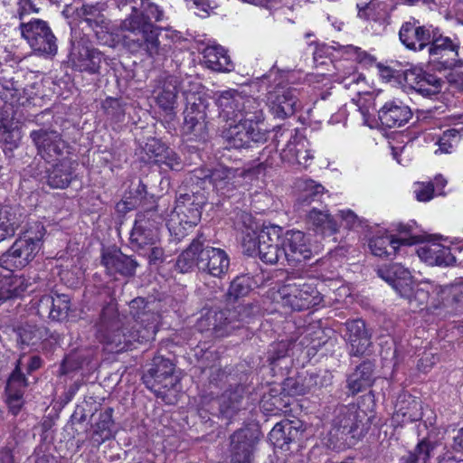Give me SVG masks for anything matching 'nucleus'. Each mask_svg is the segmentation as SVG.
<instances>
[{"label":"nucleus","instance_id":"11","mask_svg":"<svg viewBox=\"0 0 463 463\" xmlns=\"http://www.w3.org/2000/svg\"><path fill=\"white\" fill-rule=\"evenodd\" d=\"M263 121H250L239 118L232 122L223 132V137L229 148L241 149L249 147L251 142L263 143L268 133L261 128Z\"/></svg>","mask_w":463,"mask_h":463},{"label":"nucleus","instance_id":"49","mask_svg":"<svg viewBox=\"0 0 463 463\" xmlns=\"http://www.w3.org/2000/svg\"><path fill=\"white\" fill-rule=\"evenodd\" d=\"M101 107L110 119L116 122H120L124 119L125 109L119 99L109 97L102 102Z\"/></svg>","mask_w":463,"mask_h":463},{"label":"nucleus","instance_id":"63","mask_svg":"<svg viewBox=\"0 0 463 463\" xmlns=\"http://www.w3.org/2000/svg\"><path fill=\"white\" fill-rule=\"evenodd\" d=\"M394 225V230L397 231L400 234L408 235L407 238L415 236L417 237L418 242L420 241V236L414 233V230L416 229V222L414 221H411L407 223L399 222Z\"/></svg>","mask_w":463,"mask_h":463},{"label":"nucleus","instance_id":"14","mask_svg":"<svg viewBox=\"0 0 463 463\" xmlns=\"http://www.w3.org/2000/svg\"><path fill=\"white\" fill-rule=\"evenodd\" d=\"M240 314L238 310L208 311L198 319L196 327L201 332H211L215 337H223L240 327L243 318L235 319Z\"/></svg>","mask_w":463,"mask_h":463},{"label":"nucleus","instance_id":"48","mask_svg":"<svg viewBox=\"0 0 463 463\" xmlns=\"http://www.w3.org/2000/svg\"><path fill=\"white\" fill-rule=\"evenodd\" d=\"M460 135L458 130L455 128H449L445 130L441 136L438 137L436 144L439 146V149L435 151L441 154H449L452 152V149L458 144L460 141Z\"/></svg>","mask_w":463,"mask_h":463},{"label":"nucleus","instance_id":"62","mask_svg":"<svg viewBox=\"0 0 463 463\" xmlns=\"http://www.w3.org/2000/svg\"><path fill=\"white\" fill-rule=\"evenodd\" d=\"M16 225L11 220L0 219V242L14 235Z\"/></svg>","mask_w":463,"mask_h":463},{"label":"nucleus","instance_id":"58","mask_svg":"<svg viewBox=\"0 0 463 463\" xmlns=\"http://www.w3.org/2000/svg\"><path fill=\"white\" fill-rule=\"evenodd\" d=\"M21 135L18 129L10 130L6 127L0 128V140L9 146V149L17 147Z\"/></svg>","mask_w":463,"mask_h":463},{"label":"nucleus","instance_id":"38","mask_svg":"<svg viewBox=\"0 0 463 463\" xmlns=\"http://www.w3.org/2000/svg\"><path fill=\"white\" fill-rule=\"evenodd\" d=\"M203 61L207 68L216 71H230L232 64L226 50L220 45H209L203 52Z\"/></svg>","mask_w":463,"mask_h":463},{"label":"nucleus","instance_id":"6","mask_svg":"<svg viewBox=\"0 0 463 463\" xmlns=\"http://www.w3.org/2000/svg\"><path fill=\"white\" fill-rule=\"evenodd\" d=\"M205 197L202 193L180 194L168 221V229L176 235L184 236L186 231L201 220Z\"/></svg>","mask_w":463,"mask_h":463},{"label":"nucleus","instance_id":"50","mask_svg":"<svg viewBox=\"0 0 463 463\" xmlns=\"http://www.w3.org/2000/svg\"><path fill=\"white\" fill-rule=\"evenodd\" d=\"M440 80L436 76L426 73L424 78L413 89L425 97L432 96L439 91Z\"/></svg>","mask_w":463,"mask_h":463},{"label":"nucleus","instance_id":"29","mask_svg":"<svg viewBox=\"0 0 463 463\" xmlns=\"http://www.w3.org/2000/svg\"><path fill=\"white\" fill-rule=\"evenodd\" d=\"M411 112L408 106L400 100L387 101L378 111L381 123L386 128H398L408 122Z\"/></svg>","mask_w":463,"mask_h":463},{"label":"nucleus","instance_id":"60","mask_svg":"<svg viewBox=\"0 0 463 463\" xmlns=\"http://www.w3.org/2000/svg\"><path fill=\"white\" fill-rule=\"evenodd\" d=\"M270 405L272 407H267L268 401L263 400L262 401V406L266 411H269L273 413H278L279 411L286 412L288 410V407L289 406L288 402H284L283 399L280 396H273L271 399Z\"/></svg>","mask_w":463,"mask_h":463},{"label":"nucleus","instance_id":"59","mask_svg":"<svg viewBox=\"0 0 463 463\" xmlns=\"http://www.w3.org/2000/svg\"><path fill=\"white\" fill-rule=\"evenodd\" d=\"M140 254L147 255L151 265H157L164 260V250L161 247L155 245L147 246L146 250L139 251Z\"/></svg>","mask_w":463,"mask_h":463},{"label":"nucleus","instance_id":"12","mask_svg":"<svg viewBox=\"0 0 463 463\" xmlns=\"http://www.w3.org/2000/svg\"><path fill=\"white\" fill-rule=\"evenodd\" d=\"M460 42L457 36L444 35L439 28H437L435 36L428 46L429 56L432 62L439 65V69H451L458 63L463 62L459 55Z\"/></svg>","mask_w":463,"mask_h":463},{"label":"nucleus","instance_id":"33","mask_svg":"<svg viewBox=\"0 0 463 463\" xmlns=\"http://www.w3.org/2000/svg\"><path fill=\"white\" fill-rule=\"evenodd\" d=\"M416 252L421 260L431 266H449L456 260L450 249L439 243L424 244Z\"/></svg>","mask_w":463,"mask_h":463},{"label":"nucleus","instance_id":"10","mask_svg":"<svg viewBox=\"0 0 463 463\" xmlns=\"http://www.w3.org/2000/svg\"><path fill=\"white\" fill-rule=\"evenodd\" d=\"M19 29L22 37L34 52L44 56L56 54V37L47 22L38 18L31 19L29 22H21Z\"/></svg>","mask_w":463,"mask_h":463},{"label":"nucleus","instance_id":"46","mask_svg":"<svg viewBox=\"0 0 463 463\" xmlns=\"http://www.w3.org/2000/svg\"><path fill=\"white\" fill-rule=\"evenodd\" d=\"M155 165H158L162 171H180L184 166L181 157L167 146L159 159H156Z\"/></svg>","mask_w":463,"mask_h":463},{"label":"nucleus","instance_id":"44","mask_svg":"<svg viewBox=\"0 0 463 463\" xmlns=\"http://www.w3.org/2000/svg\"><path fill=\"white\" fill-rule=\"evenodd\" d=\"M250 290V278L246 275L238 276L231 282L227 297L230 300H236L240 298L247 296Z\"/></svg>","mask_w":463,"mask_h":463},{"label":"nucleus","instance_id":"22","mask_svg":"<svg viewBox=\"0 0 463 463\" xmlns=\"http://www.w3.org/2000/svg\"><path fill=\"white\" fill-rule=\"evenodd\" d=\"M245 175L246 171L242 168L218 165L212 170H208V174L203 177L209 179L218 193L228 195L230 192L242 184Z\"/></svg>","mask_w":463,"mask_h":463},{"label":"nucleus","instance_id":"39","mask_svg":"<svg viewBox=\"0 0 463 463\" xmlns=\"http://www.w3.org/2000/svg\"><path fill=\"white\" fill-rule=\"evenodd\" d=\"M72 162L64 158L47 170L46 181L51 187L62 189L72 180Z\"/></svg>","mask_w":463,"mask_h":463},{"label":"nucleus","instance_id":"45","mask_svg":"<svg viewBox=\"0 0 463 463\" xmlns=\"http://www.w3.org/2000/svg\"><path fill=\"white\" fill-rule=\"evenodd\" d=\"M433 449L434 445L423 439L417 444L414 450L404 458V463H427Z\"/></svg>","mask_w":463,"mask_h":463},{"label":"nucleus","instance_id":"18","mask_svg":"<svg viewBox=\"0 0 463 463\" xmlns=\"http://www.w3.org/2000/svg\"><path fill=\"white\" fill-rule=\"evenodd\" d=\"M155 213L147 211L138 213L130 232V243L137 251L146 250L147 246L155 245L159 240L156 222L153 219Z\"/></svg>","mask_w":463,"mask_h":463},{"label":"nucleus","instance_id":"34","mask_svg":"<svg viewBox=\"0 0 463 463\" xmlns=\"http://www.w3.org/2000/svg\"><path fill=\"white\" fill-rule=\"evenodd\" d=\"M358 410L354 405L340 407L333 420L331 435L337 436L341 434L346 436L352 434L358 428Z\"/></svg>","mask_w":463,"mask_h":463},{"label":"nucleus","instance_id":"26","mask_svg":"<svg viewBox=\"0 0 463 463\" xmlns=\"http://www.w3.org/2000/svg\"><path fill=\"white\" fill-rule=\"evenodd\" d=\"M418 243L417 237L396 239L393 235L383 233L375 235L369 241V248L372 253L378 257L392 258L400 254L403 246H411Z\"/></svg>","mask_w":463,"mask_h":463},{"label":"nucleus","instance_id":"27","mask_svg":"<svg viewBox=\"0 0 463 463\" xmlns=\"http://www.w3.org/2000/svg\"><path fill=\"white\" fill-rule=\"evenodd\" d=\"M345 338L349 344V354L353 356H361L366 354L371 345V335H369L365 323L362 319L350 320L345 323Z\"/></svg>","mask_w":463,"mask_h":463},{"label":"nucleus","instance_id":"4","mask_svg":"<svg viewBox=\"0 0 463 463\" xmlns=\"http://www.w3.org/2000/svg\"><path fill=\"white\" fill-rule=\"evenodd\" d=\"M265 81L272 87L267 94V105L275 118L283 119L302 108L299 90L290 85L288 73L272 69L263 76Z\"/></svg>","mask_w":463,"mask_h":463},{"label":"nucleus","instance_id":"56","mask_svg":"<svg viewBox=\"0 0 463 463\" xmlns=\"http://www.w3.org/2000/svg\"><path fill=\"white\" fill-rule=\"evenodd\" d=\"M286 427L285 430H287V439L288 443H291L296 440H299L302 438L304 433L303 423L300 420H285Z\"/></svg>","mask_w":463,"mask_h":463},{"label":"nucleus","instance_id":"37","mask_svg":"<svg viewBox=\"0 0 463 463\" xmlns=\"http://www.w3.org/2000/svg\"><path fill=\"white\" fill-rule=\"evenodd\" d=\"M317 378L313 373L287 378L283 383V393L288 396L305 395L317 385Z\"/></svg>","mask_w":463,"mask_h":463},{"label":"nucleus","instance_id":"42","mask_svg":"<svg viewBox=\"0 0 463 463\" xmlns=\"http://www.w3.org/2000/svg\"><path fill=\"white\" fill-rule=\"evenodd\" d=\"M299 186L302 189V194L299 198V203L303 205H307L312 202L318 201L325 191V188L322 184H317L311 179L303 180Z\"/></svg>","mask_w":463,"mask_h":463},{"label":"nucleus","instance_id":"36","mask_svg":"<svg viewBox=\"0 0 463 463\" xmlns=\"http://www.w3.org/2000/svg\"><path fill=\"white\" fill-rule=\"evenodd\" d=\"M373 383V364L364 361L359 364L347 378V388L352 394H356L370 387Z\"/></svg>","mask_w":463,"mask_h":463},{"label":"nucleus","instance_id":"54","mask_svg":"<svg viewBox=\"0 0 463 463\" xmlns=\"http://www.w3.org/2000/svg\"><path fill=\"white\" fill-rule=\"evenodd\" d=\"M344 50V53L347 55L349 59H354L358 62L371 63L374 61V58L363 51L360 47L354 45L341 46Z\"/></svg>","mask_w":463,"mask_h":463},{"label":"nucleus","instance_id":"57","mask_svg":"<svg viewBox=\"0 0 463 463\" xmlns=\"http://www.w3.org/2000/svg\"><path fill=\"white\" fill-rule=\"evenodd\" d=\"M434 193V184L429 183H418L415 184L414 194L416 199L420 202H428L432 199Z\"/></svg>","mask_w":463,"mask_h":463},{"label":"nucleus","instance_id":"55","mask_svg":"<svg viewBox=\"0 0 463 463\" xmlns=\"http://www.w3.org/2000/svg\"><path fill=\"white\" fill-rule=\"evenodd\" d=\"M40 8L32 0H18L16 4V16L22 22L31 14H38Z\"/></svg>","mask_w":463,"mask_h":463},{"label":"nucleus","instance_id":"23","mask_svg":"<svg viewBox=\"0 0 463 463\" xmlns=\"http://www.w3.org/2000/svg\"><path fill=\"white\" fill-rule=\"evenodd\" d=\"M178 80L175 76L161 77L154 90L156 101L165 114V120L171 122L175 118V105L178 92Z\"/></svg>","mask_w":463,"mask_h":463},{"label":"nucleus","instance_id":"1","mask_svg":"<svg viewBox=\"0 0 463 463\" xmlns=\"http://www.w3.org/2000/svg\"><path fill=\"white\" fill-rule=\"evenodd\" d=\"M133 318L131 329L125 332L118 313V304L110 301L103 307L99 319L96 324L97 338L110 345L116 352L127 351L135 343L142 344L154 339L157 331V315L146 310L144 298H137L129 303Z\"/></svg>","mask_w":463,"mask_h":463},{"label":"nucleus","instance_id":"20","mask_svg":"<svg viewBox=\"0 0 463 463\" xmlns=\"http://www.w3.org/2000/svg\"><path fill=\"white\" fill-rule=\"evenodd\" d=\"M30 137L37 148L38 155L48 163L57 161L66 148L65 142L55 130H33Z\"/></svg>","mask_w":463,"mask_h":463},{"label":"nucleus","instance_id":"32","mask_svg":"<svg viewBox=\"0 0 463 463\" xmlns=\"http://www.w3.org/2000/svg\"><path fill=\"white\" fill-rule=\"evenodd\" d=\"M306 224L317 233L333 235L338 231V224L326 209L312 207L307 211Z\"/></svg>","mask_w":463,"mask_h":463},{"label":"nucleus","instance_id":"51","mask_svg":"<svg viewBox=\"0 0 463 463\" xmlns=\"http://www.w3.org/2000/svg\"><path fill=\"white\" fill-rule=\"evenodd\" d=\"M284 427H286L285 420H282L277 423L269 434V440L273 445L281 449L289 444L287 439V430H285Z\"/></svg>","mask_w":463,"mask_h":463},{"label":"nucleus","instance_id":"61","mask_svg":"<svg viewBox=\"0 0 463 463\" xmlns=\"http://www.w3.org/2000/svg\"><path fill=\"white\" fill-rule=\"evenodd\" d=\"M426 73L427 72L423 71L420 68H413L405 71L404 79L407 84L411 89H414L417 84L424 78Z\"/></svg>","mask_w":463,"mask_h":463},{"label":"nucleus","instance_id":"7","mask_svg":"<svg viewBox=\"0 0 463 463\" xmlns=\"http://www.w3.org/2000/svg\"><path fill=\"white\" fill-rule=\"evenodd\" d=\"M276 300L285 307L300 311L317 306L321 298L312 281L302 278H288L279 288Z\"/></svg>","mask_w":463,"mask_h":463},{"label":"nucleus","instance_id":"9","mask_svg":"<svg viewBox=\"0 0 463 463\" xmlns=\"http://www.w3.org/2000/svg\"><path fill=\"white\" fill-rule=\"evenodd\" d=\"M282 232V228L279 225L264 226L256 238L249 235L245 237L243 246L249 255L258 253L263 262L275 264L280 259H284L283 249L280 246Z\"/></svg>","mask_w":463,"mask_h":463},{"label":"nucleus","instance_id":"28","mask_svg":"<svg viewBox=\"0 0 463 463\" xmlns=\"http://www.w3.org/2000/svg\"><path fill=\"white\" fill-rule=\"evenodd\" d=\"M0 275V304L5 300L18 298L27 291H33V282L30 278L15 275L12 270Z\"/></svg>","mask_w":463,"mask_h":463},{"label":"nucleus","instance_id":"41","mask_svg":"<svg viewBox=\"0 0 463 463\" xmlns=\"http://www.w3.org/2000/svg\"><path fill=\"white\" fill-rule=\"evenodd\" d=\"M113 409L106 408L99 414V419L94 425V435L98 436L97 441L102 443L113 436L114 420L112 419Z\"/></svg>","mask_w":463,"mask_h":463},{"label":"nucleus","instance_id":"19","mask_svg":"<svg viewBox=\"0 0 463 463\" xmlns=\"http://www.w3.org/2000/svg\"><path fill=\"white\" fill-rule=\"evenodd\" d=\"M437 28L433 25H421L420 21L411 19L402 24L399 38L407 49L420 52L428 48Z\"/></svg>","mask_w":463,"mask_h":463},{"label":"nucleus","instance_id":"53","mask_svg":"<svg viewBox=\"0 0 463 463\" xmlns=\"http://www.w3.org/2000/svg\"><path fill=\"white\" fill-rule=\"evenodd\" d=\"M21 89L14 81H5L0 90V98L5 102H15L20 99Z\"/></svg>","mask_w":463,"mask_h":463},{"label":"nucleus","instance_id":"2","mask_svg":"<svg viewBox=\"0 0 463 463\" xmlns=\"http://www.w3.org/2000/svg\"><path fill=\"white\" fill-rule=\"evenodd\" d=\"M118 8L131 12L120 24L123 45L133 53H145L156 61L165 59L171 47L161 44V30L151 22L162 21L163 11L149 0H119Z\"/></svg>","mask_w":463,"mask_h":463},{"label":"nucleus","instance_id":"21","mask_svg":"<svg viewBox=\"0 0 463 463\" xmlns=\"http://www.w3.org/2000/svg\"><path fill=\"white\" fill-rule=\"evenodd\" d=\"M280 246L284 259L288 263L300 262L312 256V249L308 237L301 231L288 230L281 233Z\"/></svg>","mask_w":463,"mask_h":463},{"label":"nucleus","instance_id":"13","mask_svg":"<svg viewBox=\"0 0 463 463\" xmlns=\"http://www.w3.org/2000/svg\"><path fill=\"white\" fill-rule=\"evenodd\" d=\"M142 380L157 396L164 393L163 390L174 389L180 382L179 376L175 373V364L163 357L154 360L153 367L143 375Z\"/></svg>","mask_w":463,"mask_h":463},{"label":"nucleus","instance_id":"30","mask_svg":"<svg viewBox=\"0 0 463 463\" xmlns=\"http://www.w3.org/2000/svg\"><path fill=\"white\" fill-rule=\"evenodd\" d=\"M182 132L190 139H204L206 136L205 112L195 105L187 107L184 112Z\"/></svg>","mask_w":463,"mask_h":463},{"label":"nucleus","instance_id":"40","mask_svg":"<svg viewBox=\"0 0 463 463\" xmlns=\"http://www.w3.org/2000/svg\"><path fill=\"white\" fill-rule=\"evenodd\" d=\"M103 10V4H85L80 9L82 15L84 16V21L90 28H92L98 37H99V35L100 33L108 32L109 28V23L102 14Z\"/></svg>","mask_w":463,"mask_h":463},{"label":"nucleus","instance_id":"35","mask_svg":"<svg viewBox=\"0 0 463 463\" xmlns=\"http://www.w3.org/2000/svg\"><path fill=\"white\" fill-rule=\"evenodd\" d=\"M421 404L415 399L402 400L396 404L395 411L392 417V422L395 426L402 427L421 420Z\"/></svg>","mask_w":463,"mask_h":463},{"label":"nucleus","instance_id":"47","mask_svg":"<svg viewBox=\"0 0 463 463\" xmlns=\"http://www.w3.org/2000/svg\"><path fill=\"white\" fill-rule=\"evenodd\" d=\"M22 342L28 345H36L50 336V331L45 326H28L21 333Z\"/></svg>","mask_w":463,"mask_h":463},{"label":"nucleus","instance_id":"24","mask_svg":"<svg viewBox=\"0 0 463 463\" xmlns=\"http://www.w3.org/2000/svg\"><path fill=\"white\" fill-rule=\"evenodd\" d=\"M377 273L380 278L392 285L402 298L411 300L414 289L412 277L408 269L395 263L378 269Z\"/></svg>","mask_w":463,"mask_h":463},{"label":"nucleus","instance_id":"43","mask_svg":"<svg viewBox=\"0 0 463 463\" xmlns=\"http://www.w3.org/2000/svg\"><path fill=\"white\" fill-rule=\"evenodd\" d=\"M43 365V359L39 355H26L21 354L14 364V368L11 373H14L17 370L22 377H26L23 370L26 371L27 374L33 373L34 371L40 369Z\"/></svg>","mask_w":463,"mask_h":463},{"label":"nucleus","instance_id":"17","mask_svg":"<svg viewBox=\"0 0 463 463\" xmlns=\"http://www.w3.org/2000/svg\"><path fill=\"white\" fill-rule=\"evenodd\" d=\"M71 299L65 294L43 295L31 301V309L42 318L61 322L68 317Z\"/></svg>","mask_w":463,"mask_h":463},{"label":"nucleus","instance_id":"31","mask_svg":"<svg viewBox=\"0 0 463 463\" xmlns=\"http://www.w3.org/2000/svg\"><path fill=\"white\" fill-rule=\"evenodd\" d=\"M27 386L28 379L22 377L18 370L14 373H10L5 386L6 402L10 412L14 416L24 406V394Z\"/></svg>","mask_w":463,"mask_h":463},{"label":"nucleus","instance_id":"15","mask_svg":"<svg viewBox=\"0 0 463 463\" xmlns=\"http://www.w3.org/2000/svg\"><path fill=\"white\" fill-rule=\"evenodd\" d=\"M104 61L103 53L88 40L80 39L72 43L70 62L73 69L89 74H96L99 72Z\"/></svg>","mask_w":463,"mask_h":463},{"label":"nucleus","instance_id":"8","mask_svg":"<svg viewBox=\"0 0 463 463\" xmlns=\"http://www.w3.org/2000/svg\"><path fill=\"white\" fill-rule=\"evenodd\" d=\"M36 233L27 231L24 236L15 240L10 249L0 258V267L6 270L23 269L28 265L41 249V241L45 230L43 224H35Z\"/></svg>","mask_w":463,"mask_h":463},{"label":"nucleus","instance_id":"64","mask_svg":"<svg viewBox=\"0 0 463 463\" xmlns=\"http://www.w3.org/2000/svg\"><path fill=\"white\" fill-rule=\"evenodd\" d=\"M365 80V78L358 73V72H352L348 76L344 77L341 80V83L344 85L345 88L350 89L354 85H359L361 83H364Z\"/></svg>","mask_w":463,"mask_h":463},{"label":"nucleus","instance_id":"3","mask_svg":"<svg viewBox=\"0 0 463 463\" xmlns=\"http://www.w3.org/2000/svg\"><path fill=\"white\" fill-rule=\"evenodd\" d=\"M202 235L194 239L176 260V268L182 273L192 271L195 267L213 277L222 278L229 270L230 258L220 248L205 243Z\"/></svg>","mask_w":463,"mask_h":463},{"label":"nucleus","instance_id":"16","mask_svg":"<svg viewBox=\"0 0 463 463\" xmlns=\"http://www.w3.org/2000/svg\"><path fill=\"white\" fill-rule=\"evenodd\" d=\"M260 439V432L257 429L243 428L234 431L230 438L231 461L251 463Z\"/></svg>","mask_w":463,"mask_h":463},{"label":"nucleus","instance_id":"25","mask_svg":"<svg viewBox=\"0 0 463 463\" xmlns=\"http://www.w3.org/2000/svg\"><path fill=\"white\" fill-rule=\"evenodd\" d=\"M101 263L107 272L111 275L119 274L124 277L135 275L137 262L131 257L122 253L118 248H108L102 251Z\"/></svg>","mask_w":463,"mask_h":463},{"label":"nucleus","instance_id":"5","mask_svg":"<svg viewBox=\"0 0 463 463\" xmlns=\"http://www.w3.org/2000/svg\"><path fill=\"white\" fill-rule=\"evenodd\" d=\"M215 95L220 118L226 122H236L239 118L263 121L262 106L258 99L234 89H229Z\"/></svg>","mask_w":463,"mask_h":463},{"label":"nucleus","instance_id":"52","mask_svg":"<svg viewBox=\"0 0 463 463\" xmlns=\"http://www.w3.org/2000/svg\"><path fill=\"white\" fill-rule=\"evenodd\" d=\"M165 148L166 146L165 144H163L159 139L153 137L147 139L144 146V151L148 156V160L151 163L156 164V159H159Z\"/></svg>","mask_w":463,"mask_h":463}]
</instances>
